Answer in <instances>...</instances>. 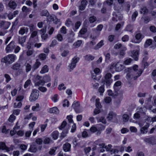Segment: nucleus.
<instances>
[{
	"label": "nucleus",
	"instance_id": "obj_55",
	"mask_svg": "<svg viewBox=\"0 0 156 156\" xmlns=\"http://www.w3.org/2000/svg\"><path fill=\"white\" fill-rule=\"evenodd\" d=\"M112 100L111 98L109 97H106L104 99V101L105 103L108 104Z\"/></svg>",
	"mask_w": 156,
	"mask_h": 156
},
{
	"label": "nucleus",
	"instance_id": "obj_50",
	"mask_svg": "<svg viewBox=\"0 0 156 156\" xmlns=\"http://www.w3.org/2000/svg\"><path fill=\"white\" fill-rule=\"evenodd\" d=\"M16 119V116L13 115H11L10 116L8 120L9 122H12Z\"/></svg>",
	"mask_w": 156,
	"mask_h": 156
},
{
	"label": "nucleus",
	"instance_id": "obj_28",
	"mask_svg": "<svg viewBox=\"0 0 156 156\" xmlns=\"http://www.w3.org/2000/svg\"><path fill=\"white\" fill-rule=\"evenodd\" d=\"M85 59L88 61L93 60L94 58V57L90 55H87L85 56Z\"/></svg>",
	"mask_w": 156,
	"mask_h": 156
},
{
	"label": "nucleus",
	"instance_id": "obj_3",
	"mask_svg": "<svg viewBox=\"0 0 156 156\" xmlns=\"http://www.w3.org/2000/svg\"><path fill=\"white\" fill-rule=\"evenodd\" d=\"M39 94V91L37 89H34L31 92L29 100L31 101H35L38 98Z\"/></svg>",
	"mask_w": 156,
	"mask_h": 156
},
{
	"label": "nucleus",
	"instance_id": "obj_59",
	"mask_svg": "<svg viewBox=\"0 0 156 156\" xmlns=\"http://www.w3.org/2000/svg\"><path fill=\"white\" fill-rule=\"evenodd\" d=\"M69 102L67 99H65L63 102V106L65 107L66 106L68 107L69 106Z\"/></svg>",
	"mask_w": 156,
	"mask_h": 156
},
{
	"label": "nucleus",
	"instance_id": "obj_42",
	"mask_svg": "<svg viewBox=\"0 0 156 156\" xmlns=\"http://www.w3.org/2000/svg\"><path fill=\"white\" fill-rule=\"evenodd\" d=\"M57 149L56 147H54L50 149L49 152V153L51 155H55V153Z\"/></svg>",
	"mask_w": 156,
	"mask_h": 156
},
{
	"label": "nucleus",
	"instance_id": "obj_45",
	"mask_svg": "<svg viewBox=\"0 0 156 156\" xmlns=\"http://www.w3.org/2000/svg\"><path fill=\"white\" fill-rule=\"evenodd\" d=\"M96 106L97 108H101V104L99 102V98H97L96 99Z\"/></svg>",
	"mask_w": 156,
	"mask_h": 156
},
{
	"label": "nucleus",
	"instance_id": "obj_27",
	"mask_svg": "<svg viewBox=\"0 0 156 156\" xmlns=\"http://www.w3.org/2000/svg\"><path fill=\"white\" fill-rule=\"evenodd\" d=\"M48 71V69L47 65H45L42 68L40 73L41 74L47 72Z\"/></svg>",
	"mask_w": 156,
	"mask_h": 156
},
{
	"label": "nucleus",
	"instance_id": "obj_7",
	"mask_svg": "<svg viewBox=\"0 0 156 156\" xmlns=\"http://www.w3.org/2000/svg\"><path fill=\"white\" fill-rule=\"evenodd\" d=\"M15 47V42L13 41H12L5 48L6 53H9L12 51L14 49Z\"/></svg>",
	"mask_w": 156,
	"mask_h": 156
},
{
	"label": "nucleus",
	"instance_id": "obj_53",
	"mask_svg": "<svg viewBox=\"0 0 156 156\" xmlns=\"http://www.w3.org/2000/svg\"><path fill=\"white\" fill-rule=\"evenodd\" d=\"M98 129L95 126H92L91 127L90 130H88V131L89 132L90 131L92 133H94L97 131Z\"/></svg>",
	"mask_w": 156,
	"mask_h": 156
},
{
	"label": "nucleus",
	"instance_id": "obj_20",
	"mask_svg": "<svg viewBox=\"0 0 156 156\" xmlns=\"http://www.w3.org/2000/svg\"><path fill=\"white\" fill-rule=\"evenodd\" d=\"M59 111L56 107H54L49 109L48 112L51 113H55L58 114L59 113Z\"/></svg>",
	"mask_w": 156,
	"mask_h": 156
},
{
	"label": "nucleus",
	"instance_id": "obj_18",
	"mask_svg": "<svg viewBox=\"0 0 156 156\" xmlns=\"http://www.w3.org/2000/svg\"><path fill=\"white\" fill-rule=\"evenodd\" d=\"M149 126L150 124L149 123H147L146 125L142 127L140 129L141 133L143 134L146 133L147 132V129Z\"/></svg>",
	"mask_w": 156,
	"mask_h": 156
},
{
	"label": "nucleus",
	"instance_id": "obj_25",
	"mask_svg": "<svg viewBox=\"0 0 156 156\" xmlns=\"http://www.w3.org/2000/svg\"><path fill=\"white\" fill-rule=\"evenodd\" d=\"M121 83V82L119 81L116 82L115 83L114 86V88L115 92H117L118 91V90L117 89V87L120 86Z\"/></svg>",
	"mask_w": 156,
	"mask_h": 156
},
{
	"label": "nucleus",
	"instance_id": "obj_61",
	"mask_svg": "<svg viewBox=\"0 0 156 156\" xmlns=\"http://www.w3.org/2000/svg\"><path fill=\"white\" fill-rule=\"evenodd\" d=\"M22 10L23 12H27L30 11V9L27 8L26 6H23L22 8Z\"/></svg>",
	"mask_w": 156,
	"mask_h": 156
},
{
	"label": "nucleus",
	"instance_id": "obj_52",
	"mask_svg": "<svg viewBox=\"0 0 156 156\" xmlns=\"http://www.w3.org/2000/svg\"><path fill=\"white\" fill-rule=\"evenodd\" d=\"M31 69H32V68L31 65L29 63H27L26 66V71L27 72H28L30 71Z\"/></svg>",
	"mask_w": 156,
	"mask_h": 156
},
{
	"label": "nucleus",
	"instance_id": "obj_17",
	"mask_svg": "<svg viewBox=\"0 0 156 156\" xmlns=\"http://www.w3.org/2000/svg\"><path fill=\"white\" fill-rule=\"evenodd\" d=\"M71 145L69 143H66L63 145V148L64 151L65 152L69 151H70Z\"/></svg>",
	"mask_w": 156,
	"mask_h": 156
},
{
	"label": "nucleus",
	"instance_id": "obj_44",
	"mask_svg": "<svg viewBox=\"0 0 156 156\" xmlns=\"http://www.w3.org/2000/svg\"><path fill=\"white\" fill-rule=\"evenodd\" d=\"M66 87L64 86V84L63 83H62L59 85L58 87V89L60 90H65L66 89Z\"/></svg>",
	"mask_w": 156,
	"mask_h": 156
},
{
	"label": "nucleus",
	"instance_id": "obj_51",
	"mask_svg": "<svg viewBox=\"0 0 156 156\" xmlns=\"http://www.w3.org/2000/svg\"><path fill=\"white\" fill-rule=\"evenodd\" d=\"M126 49V47H124L121 50L120 52V55L121 56L123 57L125 55V51Z\"/></svg>",
	"mask_w": 156,
	"mask_h": 156
},
{
	"label": "nucleus",
	"instance_id": "obj_32",
	"mask_svg": "<svg viewBox=\"0 0 156 156\" xmlns=\"http://www.w3.org/2000/svg\"><path fill=\"white\" fill-rule=\"evenodd\" d=\"M78 107V104L77 102L74 101L72 105V107L73 108L76 113L78 112L77 107Z\"/></svg>",
	"mask_w": 156,
	"mask_h": 156
},
{
	"label": "nucleus",
	"instance_id": "obj_60",
	"mask_svg": "<svg viewBox=\"0 0 156 156\" xmlns=\"http://www.w3.org/2000/svg\"><path fill=\"white\" fill-rule=\"evenodd\" d=\"M133 60L130 58H128L124 62V63L126 65H129L132 61Z\"/></svg>",
	"mask_w": 156,
	"mask_h": 156
},
{
	"label": "nucleus",
	"instance_id": "obj_26",
	"mask_svg": "<svg viewBox=\"0 0 156 156\" xmlns=\"http://www.w3.org/2000/svg\"><path fill=\"white\" fill-rule=\"evenodd\" d=\"M9 5L10 8L15 9L16 6V4L14 1H11L9 3Z\"/></svg>",
	"mask_w": 156,
	"mask_h": 156
},
{
	"label": "nucleus",
	"instance_id": "obj_6",
	"mask_svg": "<svg viewBox=\"0 0 156 156\" xmlns=\"http://www.w3.org/2000/svg\"><path fill=\"white\" fill-rule=\"evenodd\" d=\"M116 114L113 112H110L107 117V118L109 121L112 120L113 122H115L117 121Z\"/></svg>",
	"mask_w": 156,
	"mask_h": 156
},
{
	"label": "nucleus",
	"instance_id": "obj_40",
	"mask_svg": "<svg viewBox=\"0 0 156 156\" xmlns=\"http://www.w3.org/2000/svg\"><path fill=\"white\" fill-rule=\"evenodd\" d=\"M152 43V40L151 39H149L147 40L145 44L144 45L145 48H147L148 46L151 44Z\"/></svg>",
	"mask_w": 156,
	"mask_h": 156
},
{
	"label": "nucleus",
	"instance_id": "obj_9",
	"mask_svg": "<svg viewBox=\"0 0 156 156\" xmlns=\"http://www.w3.org/2000/svg\"><path fill=\"white\" fill-rule=\"evenodd\" d=\"M10 25V23L4 21H0V27L3 29H6Z\"/></svg>",
	"mask_w": 156,
	"mask_h": 156
},
{
	"label": "nucleus",
	"instance_id": "obj_8",
	"mask_svg": "<svg viewBox=\"0 0 156 156\" xmlns=\"http://www.w3.org/2000/svg\"><path fill=\"white\" fill-rule=\"evenodd\" d=\"M77 61V58L76 57H74L73 58L71 63L69 64L68 66L69 68V71H71L75 67Z\"/></svg>",
	"mask_w": 156,
	"mask_h": 156
},
{
	"label": "nucleus",
	"instance_id": "obj_21",
	"mask_svg": "<svg viewBox=\"0 0 156 156\" xmlns=\"http://www.w3.org/2000/svg\"><path fill=\"white\" fill-rule=\"evenodd\" d=\"M34 27V25H32L31 27L30 30L31 31H32L31 35V38H34L37 36V31H33V28Z\"/></svg>",
	"mask_w": 156,
	"mask_h": 156
},
{
	"label": "nucleus",
	"instance_id": "obj_36",
	"mask_svg": "<svg viewBox=\"0 0 156 156\" xmlns=\"http://www.w3.org/2000/svg\"><path fill=\"white\" fill-rule=\"evenodd\" d=\"M148 12V10L146 7H144L140 9V12L142 14H145L147 13Z\"/></svg>",
	"mask_w": 156,
	"mask_h": 156
},
{
	"label": "nucleus",
	"instance_id": "obj_49",
	"mask_svg": "<svg viewBox=\"0 0 156 156\" xmlns=\"http://www.w3.org/2000/svg\"><path fill=\"white\" fill-rule=\"evenodd\" d=\"M98 122H102V123L105 124L106 123V121L105 118L102 117H101L98 120Z\"/></svg>",
	"mask_w": 156,
	"mask_h": 156
},
{
	"label": "nucleus",
	"instance_id": "obj_56",
	"mask_svg": "<svg viewBox=\"0 0 156 156\" xmlns=\"http://www.w3.org/2000/svg\"><path fill=\"white\" fill-rule=\"evenodd\" d=\"M72 24V22L71 21V20L69 19H68L66 20V25L68 27H69Z\"/></svg>",
	"mask_w": 156,
	"mask_h": 156
},
{
	"label": "nucleus",
	"instance_id": "obj_39",
	"mask_svg": "<svg viewBox=\"0 0 156 156\" xmlns=\"http://www.w3.org/2000/svg\"><path fill=\"white\" fill-rule=\"evenodd\" d=\"M46 55L44 53H43L40 54L38 56L39 58L42 60H44L46 59Z\"/></svg>",
	"mask_w": 156,
	"mask_h": 156
},
{
	"label": "nucleus",
	"instance_id": "obj_24",
	"mask_svg": "<svg viewBox=\"0 0 156 156\" xmlns=\"http://www.w3.org/2000/svg\"><path fill=\"white\" fill-rule=\"evenodd\" d=\"M90 136L89 132L88 130H85L82 133V136L83 138H87Z\"/></svg>",
	"mask_w": 156,
	"mask_h": 156
},
{
	"label": "nucleus",
	"instance_id": "obj_13",
	"mask_svg": "<svg viewBox=\"0 0 156 156\" xmlns=\"http://www.w3.org/2000/svg\"><path fill=\"white\" fill-rule=\"evenodd\" d=\"M26 38V36H24L23 37L18 36V39L19 43L23 46V43L25 42Z\"/></svg>",
	"mask_w": 156,
	"mask_h": 156
},
{
	"label": "nucleus",
	"instance_id": "obj_30",
	"mask_svg": "<svg viewBox=\"0 0 156 156\" xmlns=\"http://www.w3.org/2000/svg\"><path fill=\"white\" fill-rule=\"evenodd\" d=\"M59 135V133L57 131L53 132L52 134V138L54 140L57 139Z\"/></svg>",
	"mask_w": 156,
	"mask_h": 156
},
{
	"label": "nucleus",
	"instance_id": "obj_57",
	"mask_svg": "<svg viewBox=\"0 0 156 156\" xmlns=\"http://www.w3.org/2000/svg\"><path fill=\"white\" fill-rule=\"evenodd\" d=\"M31 83V80H27L25 83L24 85V88H27L30 85Z\"/></svg>",
	"mask_w": 156,
	"mask_h": 156
},
{
	"label": "nucleus",
	"instance_id": "obj_2",
	"mask_svg": "<svg viewBox=\"0 0 156 156\" xmlns=\"http://www.w3.org/2000/svg\"><path fill=\"white\" fill-rule=\"evenodd\" d=\"M16 58L14 54H9L4 57L2 59L1 61L7 64H10L14 62Z\"/></svg>",
	"mask_w": 156,
	"mask_h": 156
},
{
	"label": "nucleus",
	"instance_id": "obj_33",
	"mask_svg": "<svg viewBox=\"0 0 156 156\" xmlns=\"http://www.w3.org/2000/svg\"><path fill=\"white\" fill-rule=\"evenodd\" d=\"M112 146L111 144H108V146H106L105 147V148L107 151H110L112 152L113 151V149L112 148Z\"/></svg>",
	"mask_w": 156,
	"mask_h": 156
},
{
	"label": "nucleus",
	"instance_id": "obj_48",
	"mask_svg": "<svg viewBox=\"0 0 156 156\" xmlns=\"http://www.w3.org/2000/svg\"><path fill=\"white\" fill-rule=\"evenodd\" d=\"M138 13L137 11H135L133 13L132 16V18L133 21H134L136 17L137 16Z\"/></svg>",
	"mask_w": 156,
	"mask_h": 156
},
{
	"label": "nucleus",
	"instance_id": "obj_64",
	"mask_svg": "<svg viewBox=\"0 0 156 156\" xmlns=\"http://www.w3.org/2000/svg\"><path fill=\"white\" fill-rule=\"evenodd\" d=\"M129 37L127 35H125L122 38V41L123 42L127 41L129 40Z\"/></svg>",
	"mask_w": 156,
	"mask_h": 156
},
{
	"label": "nucleus",
	"instance_id": "obj_4",
	"mask_svg": "<svg viewBox=\"0 0 156 156\" xmlns=\"http://www.w3.org/2000/svg\"><path fill=\"white\" fill-rule=\"evenodd\" d=\"M112 75L111 73H107L105 76V80L102 82L104 83V84L105 83L106 85L108 87L109 86L112 82V80L111 77Z\"/></svg>",
	"mask_w": 156,
	"mask_h": 156
},
{
	"label": "nucleus",
	"instance_id": "obj_12",
	"mask_svg": "<svg viewBox=\"0 0 156 156\" xmlns=\"http://www.w3.org/2000/svg\"><path fill=\"white\" fill-rule=\"evenodd\" d=\"M124 66L120 64L119 62L117 63L115 65V69L116 71L120 72L124 68Z\"/></svg>",
	"mask_w": 156,
	"mask_h": 156
},
{
	"label": "nucleus",
	"instance_id": "obj_22",
	"mask_svg": "<svg viewBox=\"0 0 156 156\" xmlns=\"http://www.w3.org/2000/svg\"><path fill=\"white\" fill-rule=\"evenodd\" d=\"M40 15L42 16H49V13L48 11L46 9L41 10L40 12Z\"/></svg>",
	"mask_w": 156,
	"mask_h": 156
},
{
	"label": "nucleus",
	"instance_id": "obj_43",
	"mask_svg": "<svg viewBox=\"0 0 156 156\" xmlns=\"http://www.w3.org/2000/svg\"><path fill=\"white\" fill-rule=\"evenodd\" d=\"M104 55L105 56V61H109L110 58V54L109 53H106L105 52L104 53Z\"/></svg>",
	"mask_w": 156,
	"mask_h": 156
},
{
	"label": "nucleus",
	"instance_id": "obj_47",
	"mask_svg": "<svg viewBox=\"0 0 156 156\" xmlns=\"http://www.w3.org/2000/svg\"><path fill=\"white\" fill-rule=\"evenodd\" d=\"M99 92L100 93V95H102L104 91V86L103 85L101 86L98 89Z\"/></svg>",
	"mask_w": 156,
	"mask_h": 156
},
{
	"label": "nucleus",
	"instance_id": "obj_15",
	"mask_svg": "<svg viewBox=\"0 0 156 156\" xmlns=\"http://www.w3.org/2000/svg\"><path fill=\"white\" fill-rule=\"evenodd\" d=\"M87 3V1L86 0H83L81 1V5L79 7V9L83 10L85 9Z\"/></svg>",
	"mask_w": 156,
	"mask_h": 156
},
{
	"label": "nucleus",
	"instance_id": "obj_62",
	"mask_svg": "<svg viewBox=\"0 0 156 156\" xmlns=\"http://www.w3.org/2000/svg\"><path fill=\"white\" fill-rule=\"evenodd\" d=\"M38 89L40 91L43 92H45L47 90V88L43 87H39L38 88Z\"/></svg>",
	"mask_w": 156,
	"mask_h": 156
},
{
	"label": "nucleus",
	"instance_id": "obj_37",
	"mask_svg": "<svg viewBox=\"0 0 156 156\" xmlns=\"http://www.w3.org/2000/svg\"><path fill=\"white\" fill-rule=\"evenodd\" d=\"M4 76L5 78V81L6 83H8L11 80L10 76L8 74H5L4 75Z\"/></svg>",
	"mask_w": 156,
	"mask_h": 156
},
{
	"label": "nucleus",
	"instance_id": "obj_63",
	"mask_svg": "<svg viewBox=\"0 0 156 156\" xmlns=\"http://www.w3.org/2000/svg\"><path fill=\"white\" fill-rule=\"evenodd\" d=\"M43 142L41 138H38L35 140L36 143L39 145H41Z\"/></svg>",
	"mask_w": 156,
	"mask_h": 156
},
{
	"label": "nucleus",
	"instance_id": "obj_31",
	"mask_svg": "<svg viewBox=\"0 0 156 156\" xmlns=\"http://www.w3.org/2000/svg\"><path fill=\"white\" fill-rule=\"evenodd\" d=\"M104 44L103 41L101 40L98 44L94 47V49L95 50L101 48Z\"/></svg>",
	"mask_w": 156,
	"mask_h": 156
},
{
	"label": "nucleus",
	"instance_id": "obj_41",
	"mask_svg": "<svg viewBox=\"0 0 156 156\" xmlns=\"http://www.w3.org/2000/svg\"><path fill=\"white\" fill-rule=\"evenodd\" d=\"M66 124L67 123L66 121H63L62 122L61 125L59 127V129L60 130H62L66 126Z\"/></svg>",
	"mask_w": 156,
	"mask_h": 156
},
{
	"label": "nucleus",
	"instance_id": "obj_35",
	"mask_svg": "<svg viewBox=\"0 0 156 156\" xmlns=\"http://www.w3.org/2000/svg\"><path fill=\"white\" fill-rule=\"evenodd\" d=\"M130 6V5L129 2H127L126 3L125 10L127 12H128L129 11Z\"/></svg>",
	"mask_w": 156,
	"mask_h": 156
},
{
	"label": "nucleus",
	"instance_id": "obj_5",
	"mask_svg": "<svg viewBox=\"0 0 156 156\" xmlns=\"http://www.w3.org/2000/svg\"><path fill=\"white\" fill-rule=\"evenodd\" d=\"M41 76L39 75H37L35 79L34 80L35 86H43L44 85L45 82L43 80L41 79Z\"/></svg>",
	"mask_w": 156,
	"mask_h": 156
},
{
	"label": "nucleus",
	"instance_id": "obj_11",
	"mask_svg": "<svg viewBox=\"0 0 156 156\" xmlns=\"http://www.w3.org/2000/svg\"><path fill=\"white\" fill-rule=\"evenodd\" d=\"M139 55V51L138 50H133L131 51V56L136 61L138 60V55Z\"/></svg>",
	"mask_w": 156,
	"mask_h": 156
},
{
	"label": "nucleus",
	"instance_id": "obj_29",
	"mask_svg": "<svg viewBox=\"0 0 156 156\" xmlns=\"http://www.w3.org/2000/svg\"><path fill=\"white\" fill-rule=\"evenodd\" d=\"M68 129H65L61 133V135L60 136V138L61 139H62L65 136H66V134L68 133Z\"/></svg>",
	"mask_w": 156,
	"mask_h": 156
},
{
	"label": "nucleus",
	"instance_id": "obj_34",
	"mask_svg": "<svg viewBox=\"0 0 156 156\" xmlns=\"http://www.w3.org/2000/svg\"><path fill=\"white\" fill-rule=\"evenodd\" d=\"M97 20L96 17L94 16H92L89 17V20L91 23H93L94 22Z\"/></svg>",
	"mask_w": 156,
	"mask_h": 156
},
{
	"label": "nucleus",
	"instance_id": "obj_1",
	"mask_svg": "<svg viewBox=\"0 0 156 156\" xmlns=\"http://www.w3.org/2000/svg\"><path fill=\"white\" fill-rule=\"evenodd\" d=\"M125 72L127 73L126 78L129 79L132 76L134 80H136L141 76L143 70L141 69H138V66L135 65L133 68H128L125 69Z\"/></svg>",
	"mask_w": 156,
	"mask_h": 156
},
{
	"label": "nucleus",
	"instance_id": "obj_19",
	"mask_svg": "<svg viewBox=\"0 0 156 156\" xmlns=\"http://www.w3.org/2000/svg\"><path fill=\"white\" fill-rule=\"evenodd\" d=\"M28 151L33 153H35L37 151V148L36 145L33 144L30 146Z\"/></svg>",
	"mask_w": 156,
	"mask_h": 156
},
{
	"label": "nucleus",
	"instance_id": "obj_58",
	"mask_svg": "<svg viewBox=\"0 0 156 156\" xmlns=\"http://www.w3.org/2000/svg\"><path fill=\"white\" fill-rule=\"evenodd\" d=\"M22 105V104L21 102H19L17 105L16 103H15L14 104V108H20Z\"/></svg>",
	"mask_w": 156,
	"mask_h": 156
},
{
	"label": "nucleus",
	"instance_id": "obj_23",
	"mask_svg": "<svg viewBox=\"0 0 156 156\" xmlns=\"http://www.w3.org/2000/svg\"><path fill=\"white\" fill-rule=\"evenodd\" d=\"M20 67V63H16L12 65L11 67V68L14 70H18Z\"/></svg>",
	"mask_w": 156,
	"mask_h": 156
},
{
	"label": "nucleus",
	"instance_id": "obj_38",
	"mask_svg": "<svg viewBox=\"0 0 156 156\" xmlns=\"http://www.w3.org/2000/svg\"><path fill=\"white\" fill-rule=\"evenodd\" d=\"M7 147L5 143L3 142L0 143V149L5 150L6 151Z\"/></svg>",
	"mask_w": 156,
	"mask_h": 156
},
{
	"label": "nucleus",
	"instance_id": "obj_16",
	"mask_svg": "<svg viewBox=\"0 0 156 156\" xmlns=\"http://www.w3.org/2000/svg\"><path fill=\"white\" fill-rule=\"evenodd\" d=\"M41 65V63L38 61V59H37L36 62L32 67V70L34 71L38 68Z\"/></svg>",
	"mask_w": 156,
	"mask_h": 156
},
{
	"label": "nucleus",
	"instance_id": "obj_14",
	"mask_svg": "<svg viewBox=\"0 0 156 156\" xmlns=\"http://www.w3.org/2000/svg\"><path fill=\"white\" fill-rule=\"evenodd\" d=\"M28 32V29L26 27H22L20 28L19 31L20 34L23 35L25 34H27Z\"/></svg>",
	"mask_w": 156,
	"mask_h": 156
},
{
	"label": "nucleus",
	"instance_id": "obj_54",
	"mask_svg": "<svg viewBox=\"0 0 156 156\" xmlns=\"http://www.w3.org/2000/svg\"><path fill=\"white\" fill-rule=\"evenodd\" d=\"M123 121L125 122L128 121L129 119V116L126 114H124L122 116Z\"/></svg>",
	"mask_w": 156,
	"mask_h": 156
},
{
	"label": "nucleus",
	"instance_id": "obj_10",
	"mask_svg": "<svg viewBox=\"0 0 156 156\" xmlns=\"http://www.w3.org/2000/svg\"><path fill=\"white\" fill-rule=\"evenodd\" d=\"M144 141L147 143L151 144H155L156 143L155 139L153 137H151L148 138H145Z\"/></svg>",
	"mask_w": 156,
	"mask_h": 156
},
{
	"label": "nucleus",
	"instance_id": "obj_46",
	"mask_svg": "<svg viewBox=\"0 0 156 156\" xmlns=\"http://www.w3.org/2000/svg\"><path fill=\"white\" fill-rule=\"evenodd\" d=\"M43 80L45 82H47L51 81V78L50 76H46L43 77Z\"/></svg>",
	"mask_w": 156,
	"mask_h": 156
}]
</instances>
